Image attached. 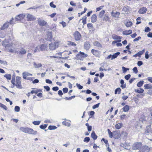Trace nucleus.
Segmentation results:
<instances>
[{
	"mask_svg": "<svg viewBox=\"0 0 152 152\" xmlns=\"http://www.w3.org/2000/svg\"><path fill=\"white\" fill-rule=\"evenodd\" d=\"M58 42H55L53 43H51L49 44V48L51 50H54L58 47Z\"/></svg>",
	"mask_w": 152,
	"mask_h": 152,
	"instance_id": "nucleus-1",
	"label": "nucleus"
},
{
	"mask_svg": "<svg viewBox=\"0 0 152 152\" xmlns=\"http://www.w3.org/2000/svg\"><path fill=\"white\" fill-rule=\"evenodd\" d=\"M142 146L141 142H136L133 144L132 146L133 150H136L139 149Z\"/></svg>",
	"mask_w": 152,
	"mask_h": 152,
	"instance_id": "nucleus-2",
	"label": "nucleus"
},
{
	"mask_svg": "<svg viewBox=\"0 0 152 152\" xmlns=\"http://www.w3.org/2000/svg\"><path fill=\"white\" fill-rule=\"evenodd\" d=\"M38 23L40 26H44L47 24V22L40 18H38L37 20Z\"/></svg>",
	"mask_w": 152,
	"mask_h": 152,
	"instance_id": "nucleus-3",
	"label": "nucleus"
},
{
	"mask_svg": "<svg viewBox=\"0 0 152 152\" xmlns=\"http://www.w3.org/2000/svg\"><path fill=\"white\" fill-rule=\"evenodd\" d=\"M74 36L75 39L77 41L80 40L81 36L80 33L78 31H76L74 33Z\"/></svg>",
	"mask_w": 152,
	"mask_h": 152,
	"instance_id": "nucleus-4",
	"label": "nucleus"
},
{
	"mask_svg": "<svg viewBox=\"0 0 152 152\" xmlns=\"http://www.w3.org/2000/svg\"><path fill=\"white\" fill-rule=\"evenodd\" d=\"M145 133L147 135H149V134L152 133V124L147 127Z\"/></svg>",
	"mask_w": 152,
	"mask_h": 152,
	"instance_id": "nucleus-5",
	"label": "nucleus"
},
{
	"mask_svg": "<svg viewBox=\"0 0 152 152\" xmlns=\"http://www.w3.org/2000/svg\"><path fill=\"white\" fill-rule=\"evenodd\" d=\"M131 8L127 6H125L123 9L122 11L124 12L126 14H128L129 12L132 11Z\"/></svg>",
	"mask_w": 152,
	"mask_h": 152,
	"instance_id": "nucleus-6",
	"label": "nucleus"
},
{
	"mask_svg": "<svg viewBox=\"0 0 152 152\" xmlns=\"http://www.w3.org/2000/svg\"><path fill=\"white\" fill-rule=\"evenodd\" d=\"M150 148L148 146H144L142 147L139 151V152H149Z\"/></svg>",
	"mask_w": 152,
	"mask_h": 152,
	"instance_id": "nucleus-7",
	"label": "nucleus"
},
{
	"mask_svg": "<svg viewBox=\"0 0 152 152\" xmlns=\"http://www.w3.org/2000/svg\"><path fill=\"white\" fill-rule=\"evenodd\" d=\"M147 11V9L146 7H142L138 11L139 13L143 14L145 13Z\"/></svg>",
	"mask_w": 152,
	"mask_h": 152,
	"instance_id": "nucleus-8",
	"label": "nucleus"
},
{
	"mask_svg": "<svg viewBox=\"0 0 152 152\" xmlns=\"http://www.w3.org/2000/svg\"><path fill=\"white\" fill-rule=\"evenodd\" d=\"M117 134L118 136V137L117 138H119L120 136L125 137H126L127 136V133L126 132L124 131L122 132L121 135L120 134L118 133H117Z\"/></svg>",
	"mask_w": 152,
	"mask_h": 152,
	"instance_id": "nucleus-9",
	"label": "nucleus"
},
{
	"mask_svg": "<svg viewBox=\"0 0 152 152\" xmlns=\"http://www.w3.org/2000/svg\"><path fill=\"white\" fill-rule=\"evenodd\" d=\"M25 16V15L21 14L17 16L16 17H15V18L16 20V21H19L24 18Z\"/></svg>",
	"mask_w": 152,
	"mask_h": 152,
	"instance_id": "nucleus-10",
	"label": "nucleus"
},
{
	"mask_svg": "<svg viewBox=\"0 0 152 152\" xmlns=\"http://www.w3.org/2000/svg\"><path fill=\"white\" fill-rule=\"evenodd\" d=\"M9 22H7L4 24L0 28L1 30H2L7 28L9 26Z\"/></svg>",
	"mask_w": 152,
	"mask_h": 152,
	"instance_id": "nucleus-11",
	"label": "nucleus"
},
{
	"mask_svg": "<svg viewBox=\"0 0 152 152\" xmlns=\"http://www.w3.org/2000/svg\"><path fill=\"white\" fill-rule=\"evenodd\" d=\"M112 38L114 39H119L118 42H120L121 41V37L118 36L115 34H113L112 36Z\"/></svg>",
	"mask_w": 152,
	"mask_h": 152,
	"instance_id": "nucleus-12",
	"label": "nucleus"
},
{
	"mask_svg": "<svg viewBox=\"0 0 152 152\" xmlns=\"http://www.w3.org/2000/svg\"><path fill=\"white\" fill-rule=\"evenodd\" d=\"M91 22L92 23L95 22L97 20V16L96 14H93L92 15L91 18Z\"/></svg>",
	"mask_w": 152,
	"mask_h": 152,
	"instance_id": "nucleus-13",
	"label": "nucleus"
},
{
	"mask_svg": "<svg viewBox=\"0 0 152 152\" xmlns=\"http://www.w3.org/2000/svg\"><path fill=\"white\" fill-rule=\"evenodd\" d=\"M132 33V31L131 30H126L124 31L123 32V34L126 35L131 34Z\"/></svg>",
	"mask_w": 152,
	"mask_h": 152,
	"instance_id": "nucleus-14",
	"label": "nucleus"
},
{
	"mask_svg": "<svg viewBox=\"0 0 152 152\" xmlns=\"http://www.w3.org/2000/svg\"><path fill=\"white\" fill-rule=\"evenodd\" d=\"M47 39L49 41H51L53 38L52 33L51 32H48L47 33Z\"/></svg>",
	"mask_w": 152,
	"mask_h": 152,
	"instance_id": "nucleus-15",
	"label": "nucleus"
},
{
	"mask_svg": "<svg viewBox=\"0 0 152 152\" xmlns=\"http://www.w3.org/2000/svg\"><path fill=\"white\" fill-rule=\"evenodd\" d=\"M111 15L113 17L118 18L120 15V13L118 12H112L111 13Z\"/></svg>",
	"mask_w": 152,
	"mask_h": 152,
	"instance_id": "nucleus-16",
	"label": "nucleus"
},
{
	"mask_svg": "<svg viewBox=\"0 0 152 152\" xmlns=\"http://www.w3.org/2000/svg\"><path fill=\"white\" fill-rule=\"evenodd\" d=\"M39 48H40L41 50L43 51L45 50L47 47V45L45 44L42 45L41 46H39Z\"/></svg>",
	"mask_w": 152,
	"mask_h": 152,
	"instance_id": "nucleus-17",
	"label": "nucleus"
},
{
	"mask_svg": "<svg viewBox=\"0 0 152 152\" xmlns=\"http://www.w3.org/2000/svg\"><path fill=\"white\" fill-rule=\"evenodd\" d=\"M90 47V45L89 43L88 42H86L85 43L84 48L86 50H88L89 49Z\"/></svg>",
	"mask_w": 152,
	"mask_h": 152,
	"instance_id": "nucleus-18",
	"label": "nucleus"
},
{
	"mask_svg": "<svg viewBox=\"0 0 152 152\" xmlns=\"http://www.w3.org/2000/svg\"><path fill=\"white\" fill-rule=\"evenodd\" d=\"M28 76V73L27 72H25L23 73V77L24 79H27L28 80V77L27 76Z\"/></svg>",
	"mask_w": 152,
	"mask_h": 152,
	"instance_id": "nucleus-19",
	"label": "nucleus"
},
{
	"mask_svg": "<svg viewBox=\"0 0 152 152\" xmlns=\"http://www.w3.org/2000/svg\"><path fill=\"white\" fill-rule=\"evenodd\" d=\"M144 87L145 89H152V85L150 84H145L144 86Z\"/></svg>",
	"mask_w": 152,
	"mask_h": 152,
	"instance_id": "nucleus-20",
	"label": "nucleus"
},
{
	"mask_svg": "<svg viewBox=\"0 0 152 152\" xmlns=\"http://www.w3.org/2000/svg\"><path fill=\"white\" fill-rule=\"evenodd\" d=\"M31 50H32V51L33 52L32 53H33L37 52L40 51V50H41L40 48H39V46L36 47L34 51H33V48L31 49Z\"/></svg>",
	"mask_w": 152,
	"mask_h": 152,
	"instance_id": "nucleus-21",
	"label": "nucleus"
},
{
	"mask_svg": "<svg viewBox=\"0 0 152 152\" xmlns=\"http://www.w3.org/2000/svg\"><path fill=\"white\" fill-rule=\"evenodd\" d=\"M91 137L94 140H96L97 137L94 131H93L91 134Z\"/></svg>",
	"mask_w": 152,
	"mask_h": 152,
	"instance_id": "nucleus-22",
	"label": "nucleus"
},
{
	"mask_svg": "<svg viewBox=\"0 0 152 152\" xmlns=\"http://www.w3.org/2000/svg\"><path fill=\"white\" fill-rule=\"evenodd\" d=\"M34 66L35 68H38L41 67L42 65L40 63L37 64L35 62L33 63Z\"/></svg>",
	"mask_w": 152,
	"mask_h": 152,
	"instance_id": "nucleus-23",
	"label": "nucleus"
},
{
	"mask_svg": "<svg viewBox=\"0 0 152 152\" xmlns=\"http://www.w3.org/2000/svg\"><path fill=\"white\" fill-rule=\"evenodd\" d=\"M120 54V53L119 52H117L114 54L112 56L111 58V60L113 59L116 58Z\"/></svg>",
	"mask_w": 152,
	"mask_h": 152,
	"instance_id": "nucleus-24",
	"label": "nucleus"
},
{
	"mask_svg": "<svg viewBox=\"0 0 152 152\" xmlns=\"http://www.w3.org/2000/svg\"><path fill=\"white\" fill-rule=\"evenodd\" d=\"M94 45L95 46L98 47L99 48L102 47V45L98 41H95L94 43Z\"/></svg>",
	"mask_w": 152,
	"mask_h": 152,
	"instance_id": "nucleus-25",
	"label": "nucleus"
},
{
	"mask_svg": "<svg viewBox=\"0 0 152 152\" xmlns=\"http://www.w3.org/2000/svg\"><path fill=\"white\" fill-rule=\"evenodd\" d=\"M105 13V11L104 10H102L100 12L99 14V18H102V16L104 15Z\"/></svg>",
	"mask_w": 152,
	"mask_h": 152,
	"instance_id": "nucleus-26",
	"label": "nucleus"
},
{
	"mask_svg": "<svg viewBox=\"0 0 152 152\" xmlns=\"http://www.w3.org/2000/svg\"><path fill=\"white\" fill-rule=\"evenodd\" d=\"M77 55L79 56L80 55L81 56L83 57H86L88 55L87 54H85L83 52H82L81 51L80 52V53L79 54H78Z\"/></svg>",
	"mask_w": 152,
	"mask_h": 152,
	"instance_id": "nucleus-27",
	"label": "nucleus"
},
{
	"mask_svg": "<svg viewBox=\"0 0 152 152\" xmlns=\"http://www.w3.org/2000/svg\"><path fill=\"white\" fill-rule=\"evenodd\" d=\"M37 133L36 131H34L32 129H29V134L35 135Z\"/></svg>",
	"mask_w": 152,
	"mask_h": 152,
	"instance_id": "nucleus-28",
	"label": "nucleus"
},
{
	"mask_svg": "<svg viewBox=\"0 0 152 152\" xmlns=\"http://www.w3.org/2000/svg\"><path fill=\"white\" fill-rule=\"evenodd\" d=\"M129 106L127 105L125 106L123 108V110L124 111V112H127L128 111V110H129Z\"/></svg>",
	"mask_w": 152,
	"mask_h": 152,
	"instance_id": "nucleus-29",
	"label": "nucleus"
},
{
	"mask_svg": "<svg viewBox=\"0 0 152 152\" xmlns=\"http://www.w3.org/2000/svg\"><path fill=\"white\" fill-rule=\"evenodd\" d=\"M110 18L107 15H105L103 18L102 20L104 21H107L109 20Z\"/></svg>",
	"mask_w": 152,
	"mask_h": 152,
	"instance_id": "nucleus-30",
	"label": "nucleus"
},
{
	"mask_svg": "<svg viewBox=\"0 0 152 152\" xmlns=\"http://www.w3.org/2000/svg\"><path fill=\"white\" fill-rule=\"evenodd\" d=\"M144 91V90L141 88H140V89H137V90L135 89V90H134V91L135 92H137V93H142Z\"/></svg>",
	"mask_w": 152,
	"mask_h": 152,
	"instance_id": "nucleus-31",
	"label": "nucleus"
},
{
	"mask_svg": "<svg viewBox=\"0 0 152 152\" xmlns=\"http://www.w3.org/2000/svg\"><path fill=\"white\" fill-rule=\"evenodd\" d=\"M122 123H119L116 124L115 126V127L116 129H119L122 127Z\"/></svg>",
	"mask_w": 152,
	"mask_h": 152,
	"instance_id": "nucleus-32",
	"label": "nucleus"
},
{
	"mask_svg": "<svg viewBox=\"0 0 152 152\" xmlns=\"http://www.w3.org/2000/svg\"><path fill=\"white\" fill-rule=\"evenodd\" d=\"M140 121L142 122V123L146 120V117L145 116L142 115L139 119Z\"/></svg>",
	"mask_w": 152,
	"mask_h": 152,
	"instance_id": "nucleus-33",
	"label": "nucleus"
},
{
	"mask_svg": "<svg viewBox=\"0 0 152 152\" xmlns=\"http://www.w3.org/2000/svg\"><path fill=\"white\" fill-rule=\"evenodd\" d=\"M20 129L21 131L25 133H28V129L23 127H21Z\"/></svg>",
	"mask_w": 152,
	"mask_h": 152,
	"instance_id": "nucleus-34",
	"label": "nucleus"
},
{
	"mask_svg": "<svg viewBox=\"0 0 152 152\" xmlns=\"http://www.w3.org/2000/svg\"><path fill=\"white\" fill-rule=\"evenodd\" d=\"M62 124L63 125L67 126L68 127H69L71 125V124L70 123L66 122V121H63L62 122Z\"/></svg>",
	"mask_w": 152,
	"mask_h": 152,
	"instance_id": "nucleus-35",
	"label": "nucleus"
},
{
	"mask_svg": "<svg viewBox=\"0 0 152 152\" xmlns=\"http://www.w3.org/2000/svg\"><path fill=\"white\" fill-rule=\"evenodd\" d=\"M91 52L94 55L97 56L98 54V51L96 50L92 49L91 50Z\"/></svg>",
	"mask_w": 152,
	"mask_h": 152,
	"instance_id": "nucleus-36",
	"label": "nucleus"
},
{
	"mask_svg": "<svg viewBox=\"0 0 152 152\" xmlns=\"http://www.w3.org/2000/svg\"><path fill=\"white\" fill-rule=\"evenodd\" d=\"M121 89L120 88H117L115 91V94H116L118 93V94H120Z\"/></svg>",
	"mask_w": 152,
	"mask_h": 152,
	"instance_id": "nucleus-37",
	"label": "nucleus"
},
{
	"mask_svg": "<svg viewBox=\"0 0 152 152\" xmlns=\"http://www.w3.org/2000/svg\"><path fill=\"white\" fill-rule=\"evenodd\" d=\"M145 50L144 49L143 50L141 51H140L137 53V55H138V56L140 57L141 55L145 52Z\"/></svg>",
	"mask_w": 152,
	"mask_h": 152,
	"instance_id": "nucleus-38",
	"label": "nucleus"
},
{
	"mask_svg": "<svg viewBox=\"0 0 152 152\" xmlns=\"http://www.w3.org/2000/svg\"><path fill=\"white\" fill-rule=\"evenodd\" d=\"M4 77L6 78L9 80H10L11 79V75L9 74H6L4 75Z\"/></svg>",
	"mask_w": 152,
	"mask_h": 152,
	"instance_id": "nucleus-39",
	"label": "nucleus"
},
{
	"mask_svg": "<svg viewBox=\"0 0 152 152\" xmlns=\"http://www.w3.org/2000/svg\"><path fill=\"white\" fill-rule=\"evenodd\" d=\"M36 18L32 15H29V20H34Z\"/></svg>",
	"mask_w": 152,
	"mask_h": 152,
	"instance_id": "nucleus-40",
	"label": "nucleus"
},
{
	"mask_svg": "<svg viewBox=\"0 0 152 152\" xmlns=\"http://www.w3.org/2000/svg\"><path fill=\"white\" fill-rule=\"evenodd\" d=\"M15 86L16 87L18 88H22V86L21 84V83H16V84H15Z\"/></svg>",
	"mask_w": 152,
	"mask_h": 152,
	"instance_id": "nucleus-41",
	"label": "nucleus"
},
{
	"mask_svg": "<svg viewBox=\"0 0 152 152\" xmlns=\"http://www.w3.org/2000/svg\"><path fill=\"white\" fill-rule=\"evenodd\" d=\"M0 107L1 108H3L5 110H7V108L6 107V106H5V105H4V104H2V103H1L0 102Z\"/></svg>",
	"mask_w": 152,
	"mask_h": 152,
	"instance_id": "nucleus-42",
	"label": "nucleus"
},
{
	"mask_svg": "<svg viewBox=\"0 0 152 152\" xmlns=\"http://www.w3.org/2000/svg\"><path fill=\"white\" fill-rule=\"evenodd\" d=\"M16 83H21V78L17 76L16 79Z\"/></svg>",
	"mask_w": 152,
	"mask_h": 152,
	"instance_id": "nucleus-43",
	"label": "nucleus"
},
{
	"mask_svg": "<svg viewBox=\"0 0 152 152\" xmlns=\"http://www.w3.org/2000/svg\"><path fill=\"white\" fill-rule=\"evenodd\" d=\"M144 83V81H140L139 82H138L137 84V86L138 87H140Z\"/></svg>",
	"mask_w": 152,
	"mask_h": 152,
	"instance_id": "nucleus-44",
	"label": "nucleus"
},
{
	"mask_svg": "<svg viewBox=\"0 0 152 152\" xmlns=\"http://www.w3.org/2000/svg\"><path fill=\"white\" fill-rule=\"evenodd\" d=\"M132 24V23L131 22L129 21L126 23L125 25L127 27H130L131 26Z\"/></svg>",
	"mask_w": 152,
	"mask_h": 152,
	"instance_id": "nucleus-45",
	"label": "nucleus"
},
{
	"mask_svg": "<svg viewBox=\"0 0 152 152\" xmlns=\"http://www.w3.org/2000/svg\"><path fill=\"white\" fill-rule=\"evenodd\" d=\"M107 131L108 133L109 136L110 138H112L113 137V133L110 131L109 129H107Z\"/></svg>",
	"mask_w": 152,
	"mask_h": 152,
	"instance_id": "nucleus-46",
	"label": "nucleus"
},
{
	"mask_svg": "<svg viewBox=\"0 0 152 152\" xmlns=\"http://www.w3.org/2000/svg\"><path fill=\"white\" fill-rule=\"evenodd\" d=\"M57 127L55 126H50L48 127V129L50 130L56 129Z\"/></svg>",
	"mask_w": 152,
	"mask_h": 152,
	"instance_id": "nucleus-47",
	"label": "nucleus"
},
{
	"mask_svg": "<svg viewBox=\"0 0 152 152\" xmlns=\"http://www.w3.org/2000/svg\"><path fill=\"white\" fill-rule=\"evenodd\" d=\"M14 110L15 111L18 112L20 111V108L18 106H16L15 107Z\"/></svg>",
	"mask_w": 152,
	"mask_h": 152,
	"instance_id": "nucleus-48",
	"label": "nucleus"
},
{
	"mask_svg": "<svg viewBox=\"0 0 152 152\" xmlns=\"http://www.w3.org/2000/svg\"><path fill=\"white\" fill-rule=\"evenodd\" d=\"M41 121H34L33 122V123L34 125H39Z\"/></svg>",
	"mask_w": 152,
	"mask_h": 152,
	"instance_id": "nucleus-49",
	"label": "nucleus"
},
{
	"mask_svg": "<svg viewBox=\"0 0 152 152\" xmlns=\"http://www.w3.org/2000/svg\"><path fill=\"white\" fill-rule=\"evenodd\" d=\"M47 126L48 125L47 124L42 125H40L39 127L41 129H44L47 127Z\"/></svg>",
	"mask_w": 152,
	"mask_h": 152,
	"instance_id": "nucleus-50",
	"label": "nucleus"
},
{
	"mask_svg": "<svg viewBox=\"0 0 152 152\" xmlns=\"http://www.w3.org/2000/svg\"><path fill=\"white\" fill-rule=\"evenodd\" d=\"M90 138L88 137H86L84 139L83 141L85 142H88L90 140Z\"/></svg>",
	"mask_w": 152,
	"mask_h": 152,
	"instance_id": "nucleus-51",
	"label": "nucleus"
},
{
	"mask_svg": "<svg viewBox=\"0 0 152 152\" xmlns=\"http://www.w3.org/2000/svg\"><path fill=\"white\" fill-rule=\"evenodd\" d=\"M87 10V8H85L84 10V11L81 12L80 13H78V16L80 17V15H82L84 13L86 12Z\"/></svg>",
	"mask_w": 152,
	"mask_h": 152,
	"instance_id": "nucleus-52",
	"label": "nucleus"
},
{
	"mask_svg": "<svg viewBox=\"0 0 152 152\" xmlns=\"http://www.w3.org/2000/svg\"><path fill=\"white\" fill-rule=\"evenodd\" d=\"M76 85L77 88L79 89H81L83 88V86L77 83Z\"/></svg>",
	"mask_w": 152,
	"mask_h": 152,
	"instance_id": "nucleus-53",
	"label": "nucleus"
},
{
	"mask_svg": "<svg viewBox=\"0 0 152 152\" xmlns=\"http://www.w3.org/2000/svg\"><path fill=\"white\" fill-rule=\"evenodd\" d=\"M68 45L72 46H76V44L75 42L71 41L68 42Z\"/></svg>",
	"mask_w": 152,
	"mask_h": 152,
	"instance_id": "nucleus-54",
	"label": "nucleus"
},
{
	"mask_svg": "<svg viewBox=\"0 0 152 152\" xmlns=\"http://www.w3.org/2000/svg\"><path fill=\"white\" fill-rule=\"evenodd\" d=\"M131 77V75L130 74H128L125 76V78L127 80H128Z\"/></svg>",
	"mask_w": 152,
	"mask_h": 152,
	"instance_id": "nucleus-55",
	"label": "nucleus"
},
{
	"mask_svg": "<svg viewBox=\"0 0 152 152\" xmlns=\"http://www.w3.org/2000/svg\"><path fill=\"white\" fill-rule=\"evenodd\" d=\"M87 26L88 28L90 29H91L93 28V25L91 23H89L87 24Z\"/></svg>",
	"mask_w": 152,
	"mask_h": 152,
	"instance_id": "nucleus-56",
	"label": "nucleus"
},
{
	"mask_svg": "<svg viewBox=\"0 0 152 152\" xmlns=\"http://www.w3.org/2000/svg\"><path fill=\"white\" fill-rule=\"evenodd\" d=\"M50 5L51 7L53 8H55L56 7V5L53 4V2H50Z\"/></svg>",
	"mask_w": 152,
	"mask_h": 152,
	"instance_id": "nucleus-57",
	"label": "nucleus"
},
{
	"mask_svg": "<svg viewBox=\"0 0 152 152\" xmlns=\"http://www.w3.org/2000/svg\"><path fill=\"white\" fill-rule=\"evenodd\" d=\"M99 104H100V103H98L95 105H94L92 107L93 109H95L98 107L99 106Z\"/></svg>",
	"mask_w": 152,
	"mask_h": 152,
	"instance_id": "nucleus-58",
	"label": "nucleus"
},
{
	"mask_svg": "<svg viewBox=\"0 0 152 152\" xmlns=\"http://www.w3.org/2000/svg\"><path fill=\"white\" fill-rule=\"evenodd\" d=\"M75 97V96H71V97H69V98L67 97H66L65 98V99L67 100H71L72 99L74 98Z\"/></svg>",
	"mask_w": 152,
	"mask_h": 152,
	"instance_id": "nucleus-59",
	"label": "nucleus"
},
{
	"mask_svg": "<svg viewBox=\"0 0 152 152\" xmlns=\"http://www.w3.org/2000/svg\"><path fill=\"white\" fill-rule=\"evenodd\" d=\"M122 68L123 72H125L127 71V70H129V69L126 68L124 66H123L122 67Z\"/></svg>",
	"mask_w": 152,
	"mask_h": 152,
	"instance_id": "nucleus-60",
	"label": "nucleus"
},
{
	"mask_svg": "<svg viewBox=\"0 0 152 152\" xmlns=\"http://www.w3.org/2000/svg\"><path fill=\"white\" fill-rule=\"evenodd\" d=\"M133 71L134 72V73L136 74L138 72L137 68L136 67H134L133 69Z\"/></svg>",
	"mask_w": 152,
	"mask_h": 152,
	"instance_id": "nucleus-61",
	"label": "nucleus"
},
{
	"mask_svg": "<svg viewBox=\"0 0 152 152\" xmlns=\"http://www.w3.org/2000/svg\"><path fill=\"white\" fill-rule=\"evenodd\" d=\"M68 89L67 88H64L63 89V91L64 93H66L68 91Z\"/></svg>",
	"mask_w": 152,
	"mask_h": 152,
	"instance_id": "nucleus-62",
	"label": "nucleus"
},
{
	"mask_svg": "<svg viewBox=\"0 0 152 152\" xmlns=\"http://www.w3.org/2000/svg\"><path fill=\"white\" fill-rule=\"evenodd\" d=\"M148 53L149 52L148 51H146L145 53V58L147 59H148L149 58Z\"/></svg>",
	"mask_w": 152,
	"mask_h": 152,
	"instance_id": "nucleus-63",
	"label": "nucleus"
},
{
	"mask_svg": "<svg viewBox=\"0 0 152 152\" xmlns=\"http://www.w3.org/2000/svg\"><path fill=\"white\" fill-rule=\"evenodd\" d=\"M150 28L149 27H147L145 28V31L146 32H148L149 31H150Z\"/></svg>",
	"mask_w": 152,
	"mask_h": 152,
	"instance_id": "nucleus-64",
	"label": "nucleus"
}]
</instances>
